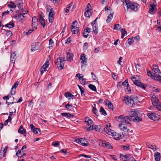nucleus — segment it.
<instances>
[{
  "instance_id": "f257e3e1",
  "label": "nucleus",
  "mask_w": 161,
  "mask_h": 161,
  "mask_svg": "<svg viewBox=\"0 0 161 161\" xmlns=\"http://www.w3.org/2000/svg\"><path fill=\"white\" fill-rule=\"evenodd\" d=\"M126 8L127 10L130 8L134 11H136L139 8V5L136 3L129 1V0H125Z\"/></svg>"
},
{
  "instance_id": "f03ea898",
  "label": "nucleus",
  "mask_w": 161,
  "mask_h": 161,
  "mask_svg": "<svg viewBox=\"0 0 161 161\" xmlns=\"http://www.w3.org/2000/svg\"><path fill=\"white\" fill-rule=\"evenodd\" d=\"M123 100L125 101L127 104L130 106H133L134 105L136 104L138 101V97H129L128 96L125 97Z\"/></svg>"
},
{
  "instance_id": "7ed1b4c3",
  "label": "nucleus",
  "mask_w": 161,
  "mask_h": 161,
  "mask_svg": "<svg viewBox=\"0 0 161 161\" xmlns=\"http://www.w3.org/2000/svg\"><path fill=\"white\" fill-rule=\"evenodd\" d=\"M130 116H125L123 115H120L118 116H116L115 119L119 122L130 124V119H131Z\"/></svg>"
},
{
  "instance_id": "20e7f679",
  "label": "nucleus",
  "mask_w": 161,
  "mask_h": 161,
  "mask_svg": "<svg viewBox=\"0 0 161 161\" xmlns=\"http://www.w3.org/2000/svg\"><path fill=\"white\" fill-rule=\"evenodd\" d=\"M133 83L136 86L140 87L143 89H145L146 85L143 84L140 81V79L139 76L137 75H134L131 78Z\"/></svg>"
},
{
  "instance_id": "39448f33",
  "label": "nucleus",
  "mask_w": 161,
  "mask_h": 161,
  "mask_svg": "<svg viewBox=\"0 0 161 161\" xmlns=\"http://www.w3.org/2000/svg\"><path fill=\"white\" fill-rule=\"evenodd\" d=\"M64 61L65 60L64 58L63 57H60L57 58L56 61V65L57 66V67L60 70L63 69L64 66Z\"/></svg>"
},
{
  "instance_id": "423d86ee",
  "label": "nucleus",
  "mask_w": 161,
  "mask_h": 161,
  "mask_svg": "<svg viewBox=\"0 0 161 161\" xmlns=\"http://www.w3.org/2000/svg\"><path fill=\"white\" fill-rule=\"evenodd\" d=\"M153 74V79L154 80L155 77H158V76H160L159 74L160 73V70L157 65L155 64L153 65V68L152 69Z\"/></svg>"
},
{
  "instance_id": "0eeeda50",
  "label": "nucleus",
  "mask_w": 161,
  "mask_h": 161,
  "mask_svg": "<svg viewBox=\"0 0 161 161\" xmlns=\"http://www.w3.org/2000/svg\"><path fill=\"white\" fill-rule=\"evenodd\" d=\"M147 116L149 118L154 121L158 120L159 119V115L155 113H148Z\"/></svg>"
},
{
  "instance_id": "6e6552de",
  "label": "nucleus",
  "mask_w": 161,
  "mask_h": 161,
  "mask_svg": "<svg viewBox=\"0 0 161 161\" xmlns=\"http://www.w3.org/2000/svg\"><path fill=\"white\" fill-rule=\"evenodd\" d=\"M38 19L35 16L32 17V23L31 24L32 28L33 29H36L37 28V26L38 25Z\"/></svg>"
},
{
  "instance_id": "1a4fd4ad",
  "label": "nucleus",
  "mask_w": 161,
  "mask_h": 161,
  "mask_svg": "<svg viewBox=\"0 0 161 161\" xmlns=\"http://www.w3.org/2000/svg\"><path fill=\"white\" fill-rule=\"evenodd\" d=\"M40 47V45L38 43L34 42L31 45V51H34L38 50Z\"/></svg>"
},
{
  "instance_id": "9d476101",
  "label": "nucleus",
  "mask_w": 161,
  "mask_h": 161,
  "mask_svg": "<svg viewBox=\"0 0 161 161\" xmlns=\"http://www.w3.org/2000/svg\"><path fill=\"white\" fill-rule=\"evenodd\" d=\"M75 23H77L76 20L73 22L72 24L73 25L71 26V31L73 34L77 33L79 31L78 28L74 25Z\"/></svg>"
},
{
  "instance_id": "9b49d317",
  "label": "nucleus",
  "mask_w": 161,
  "mask_h": 161,
  "mask_svg": "<svg viewBox=\"0 0 161 161\" xmlns=\"http://www.w3.org/2000/svg\"><path fill=\"white\" fill-rule=\"evenodd\" d=\"M15 3L19 9V10H22L23 9V2L21 0H16Z\"/></svg>"
},
{
  "instance_id": "f8f14e48",
  "label": "nucleus",
  "mask_w": 161,
  "mask_h": 161,
  "mask_svg": "<svg viewBox=\"0 0 161 161\" xmlns=\"http://www.w3.org/2000/svg\"><path fill=\"white\" fill-rule=\"evenodd\" d=\"M39 21L43 28H44L45 25V21L42 14H40L39 16Z\"/></svg>"
},
{
  "instance_id": "ddd939ff",
  "label": "nucleus",
  "mask_w": 161,
  "mask_h": 161,
  "mask_svg": "<svg viewBox=\"0 0 161 161\" xmlns=\"http://www.w3.org/2000/svg\"><path fill=\"white\" fill-rule=\"evenodd\" d=\"M119 127L121 131H123L124 132H128L129 130L127 126H125L124 125H123L122 123L119 125Z\"/></svg>"
},
{
  "instance_id": "4468645a",
  "label": "nucleus",
  "mask_w": 161,
  "mask_h": 161,
  "mask_svg": "<svg viewBox=\"0 0 161 161\" xmlns=\"http://www.w3.org/2000/svg\"><path fill=\"white\" fill-rule=\"evenodd\" d=\"M138 115H136V116H131V119H130V122L133 121L134 122H138L139 121H141L142 120V118L141 117H139L138 116Z\"/></svg>"
},
{
  "instance_id": "2eb2a0df",
  "label": "nucleus",
  "mask_w": 161,
  "mask_h": 161,
  "mask_svg": "<svg viewBox=\"0 0 161 161\" xmlns=\"http://www.w3.org/2000/svg\"><path fill=\"white\" fill-rule=\"evenodd\" d=\"M151 101L153 105H155L159 102L158 98L155 96H153L151 98Z\"/></svg>"
},
{
  "instance_id": "dca6fc26",
  "label": "nucleus",
  "mask_w": 161,
  "mask_h": 161,
  "mask_svg": "<svg viewBox=\"0 0 161 161\" xmlns=\"http://www.w3.org/2000/svg\"><path fill=\"white\" fill-rule=\"evenodd\" d=\"M85 140L84 138H79L78 139V143L83 146H87L88 145V143H85L84 142Z\"/></svg>"
},
{
  "instance_id": "f3484780",
  "label": "nucleus",
  "mask_w": 161,
  "mask_h": 161,
  "mask_svg": "<svg viewBox=\"0 0 161 161\" xmlns=\"http://www.w3.org/2000/svg\"><path fill=\"white\" fill-rule=\"evenodd\" d=\"M114 134H115L114 139H115L116 140H118L119 139H120L121 138H123V137L125 136V135H124V134L123 133H122V135L119 134H117L116 132H114Z\"/></svg>"
},
{
  "instance_id": "a211bd4d",
  "label": "nucleus",
  "mask_w": 161,
  "mask_h": 161,
  "mask_svg": "<svg viewBox=\"0 0 161 161\" xmlns=\"http://www.w3.org/2000/svg\"><path fill=\"white\" fill-rule=\"evenodd\" d=\"M8 6L10 8H15L16 7L15 1V3L12 1H10L8 4Z\"/></svg>"
},
{
  "instance_id": "6ab92c4d",
  "label": "nucleus",
  "mask_w": 161,
  "mask_h": 161,
  "mask_svg": "<svg viewBox=\"0 0 161 161\" xmlns=\"http://www.w3.org/2000/svg\"><path fill=\"white\" fill-rule=\"evenodd\" d=\"M106 104L107 105L108 108L111 109H113V105L112 103L109 100H107L106 101Z\"/></svg>"
},
{
  "instance_id": "aec40b11",
  "label": "nucleus",
  "mask_w": 161,
  "mask_h": 161,
  "mask_svg": "<svg viewBox=\"0 0 161 161\" xmlns=\"http://www.w3.org/2000/svg\"><path fill=\"white\" fill-rule=\"evenodd\" d=\"M14 24L13 22H10L9 23L6 24L4 26L5 27H7L9 28H12L14 27Z\"/></svg>"
},
{
  "instance_id": "412c9836",
  "label": "nucleus",
  "mask_w": 161,
  "mask_h": 161,
  "mask_svg": "<svg viewBox=\"0 0 161 161\" xmlns=\"http://www.w3.org/2000/svg\"><path fill=\"white\" fill-rule=\"evenodd\" d=\"M151 7L149 10V12L152 14H154L155 12V6H153V5H150Z\"/></svg>"
},
{
  "instance_id": "4be33fe9",
  "label": "nucleus",
  "mask_w": 161,
  "mask_h": 161,
  "mask_svg": "<svg viewBox=\"0 0 161 161\" xmlns=\"http://www.w3.org/2000/svg\"><path fill=\"white\" fill-rule=\"evenodd\" d=\"M155 160L156 161H159L161 156L159 153L157 152L154 154Z\"/></svg>"
},
{
  "instance_id": "5701e85b",
  "label": "nucleus",
  "mask_w": 161,
  "mask_h": 161,
  "mask_svg": "<svg viewBox=\"0 0 161 161\" xmlns=\"http://www.w3.org/2000/svg\"><path fill=\"white\" fill-rule=\"evenodd\" d=\"M16 17H17V18L19 19V21H22L23 20L25 19V16L21 13H19L18 14V16H16Z\"/></svg>"
},
{
  "instance_id": "b1692460",
  "label": "nucleus",
  "mask_w": 161,
  "mask_h": 161,
  "mask_svg": "<svg viewBox=\"0 0 161 161\" xmlns=\"http://www.w3.org/2000/svg\"><path fill=\"white\" fill-rule=\"evenodd\" d=\"M18 132L19 133L23 134L24 133H25V130L24 129L23 126H21L19 129L18 130Z\"/></svg>"
},
{
  "instance_id": "393cba45",
  "label": "nucleus",
  "mask_w": 161,
  "mask_h": 161,
  "mask_svg": "<svg viewBox=\"0 0 161 161\" xmlns=\"http://www.w3.org/2000/svg\"><path fill=\"white\" fill-rule=\"evenodd\" d=\"M16 54L14 52H13L11 55V61L12 63H14L15 60V57H16Z\"/></svg>"
},
{
  "instance_id": "a878e982",
  "label": "nucleus",
  "mask_w": 161,
  "mask_h": 161,
  "mask_svg": "<svg viewBox=\"0 0 161 161\" xmlns=\"http://www.w3.org/2000/svg\"><path fill=\"white\" fill-rule=\"evenodd\" d=\"M113 13L112 14H109V15L108 16L107 19L106 20V22L108 23H110V21H111L113 18Z\"/></svg>"
},
{
  "instance_id": "bb28decb",
  "label": "nucleus",
  "mask_w": 161,
  "mask_h": 161,
  "mask_svg": "<svg viewBox=\"0 0 161 161\" xmlns=\"http://www.w3.org/2000/svg\"><path fill=\"white\" fill-rule=\"evenodd\" d=\"M92 28H93V31L94 32V33L95 34H97L98 33V26L97 25V24L95 25H92Z\"/></svg>"
},
{
  "instance_id": "cd10ccee",
  "label": "nucleus",
  "mask_w": 161,
  "mask_h": 161,
  "mask_svg": "<svg viewBox=\"0 0 161 161\" xmlns=\"http://www.w3.org/2000/svg\"><path fill=\"white\" fill-rule=\"evenodd\" d=\"M99 112L101 113L102 115L104 116H106L107 114L106 112L102 107H100Z\"/></svg>"
},
{
  "instance_id": "c85d7f7f",
  "label": "nucleus",
  "mask_w": 161,
  "mask_h": 161,
  "mask_svg": "<svg viewBox=\"0 0 161 161\" xmlns=\"http://www.w3.org/2000/svg\"><path fill=\"white\" fill-rule=\"evenodd\" d=\"M92 15V14L90 11L86 10L85 13H84V15L85 17L88 18H90Z\"/></svg>"
},
{
  "instance_id": "c756f323",
  "label": "nucleus",
  "mask_w": 161,
  "mask_h": 161,
  "mask_svg": "<svg viewBox=\"0 0 161 161\" xmlns=\"http://www.w3.org/2000/svg\"><path fill=\"white\" fill-rule=\"evenodd\" d=\"M73 54L72 53H69L67 54V60L68 61H71L73 60Z\"/></svg>"
},
{
  "instance_id": "7c9ffc66",
  "label": "nucleus",
  "mask_w": 161,
  "mask_h": 161,
  "mask_svg": "<svg viewBox=\"0 0 161 161\" xmlns=\"http://www.w3.org/2000/svg\"><path fill=\"white\" fill-rule=\"evenodd\" d=\"M88 87L92 91H94L95 92L97 91L96 88L94 85L92 84H89L88 85Z\"/></svg>"
},
{
  "instance_id": "2f4dec72",
  "label": "nucleus",
  "mask_w": 161,
  "mask_h": 161,
  "mask_svg": "<svg viewBox=\"0 0 161 161\" xmlns=\"http://www.w3.org/2000/svg\"><path fill=\"white\" fill-rule=\"evenodd\" d=\"M131 115L130 116H136L137 115H138V113L137 112V111L136 110L134 109L131 112Z\"/></svg>"
},
{
  "instance_id": "473e14b6",
  "label": "nucleus",
  "mask_w": 161,
  "mask_h": 161,
  "mask_svg": "<svg viewBox=\"0 0 161 161\" xmlns=\"http://www.w3.org/2000/svg\"><path fill=\"white\" fill-rule=\"evenodd\" d=\"M121 38H123L124 37L125 35V34H127V32L125 30V29H122L121 30Z\"/></svg>"
},
{
  "instance_id": "72a5a7b5",
  "label": "nucleus",
  "mask_w": 161,
  "mask_h": 161,
  "mask_svg": "<svg viewBox=\"0 0 161 161\" xmlns=\"http://www.w3.org/2000/svg\"><path fill=\"white\" fill-rule=\"evenodd\" d=\"M106 126L107 127H105L104 128V130L109 135H110V133L111 132L110 131L111 130L110 129H109V128H108V125H107Z\"/></svg>"
},
{
  "instance_id": "f704fd0d",
  "label": "nucleus",
  "mask_w": 161,
  "mask_h": 161,
  "mask_svg": "<svg viewBox=\"0 0 161 161\" xmlns=\"http://www.w3.org/2000/svg\"><path fill=\"white\" fill-rule=\"evenodd\" d=\"M103 147H107L108 148H112V147L110 145L109 142H107V143H103Z\"/></svg>"
},
{
  "instance_id": "c9c22d12",
  "label": "nucleus",
  "mask_w": 161,
  "mask_h": 161,
  "mask_svg": "<svg viewBox=\"0 0 161 161\" xmlns=\"http://www.w3.org/2000/svg\"><path fill=\"white\" fill-rule=\"evenodd\" d=\"M64 96L67 98L68 97H74V96L73 95L69 92H65L64 93Z\"/></svg>"
},
{
  "instance_id": "e433bc0d",
  "label": "nucleus",
  "mask_w": 161,
  "mask_h": 161,
  "mask_svg": "<svg viewBox=\"0 0 161 161\" xmlns=\"http://www.w3.org/2000/svg\"><path fill=\"white\" fill-rule=\"evenodd\" d=\"M120 158H121V156H122L123 157H124L126 159V160H126L127 161H128L129 160V158L130 157V155L129 154H127L125 155H123L122 154H120Z\"/></svg>"
},
{
  "instance_id": "4c0bfd02",
  "label": "nucleus",
  "mask_w": 161,
  "mask_h": 161,
  "mask_svg": "<svg viewBox=\"0 0 161 161\" xmlns=\"http://www.w3.org/2000/svg\"><path fill=\"white\" fill-rule=\"evenodd\" d=\"M147 145L148 147L151 148L154 150L156 149V147L155 146L151 145L149 143H147Z\"/></svg>"
},
{
  "instance_id": "58836bf2",
  "label": "nucleus",
  "mask_w": 161,
  "mask_h": 161,
  "mask_svg": "<svg viewBox=\"0 0 161 161\" xmlns=\"http://www.w3.org/2000/svg\"><path fill=\"white\" fill-rule=\"evenodd\" d=\"M77 86L80 90L81 95L82 96V94L84 93L85 92L84 89L81 86H80L79 85H78Z\"/></svg>"
},
{
  "instance_id": "ea45409f",
  "label": "nucleus",
  "mask_w": 161,
  "mask_h": 161,
  "mask_svg": "<svg viewBox=\"0 0 161 161\" xmlns=\"http://www.w3.org/2000/svg\"><path fill=\"white\" fill-rule=\"evenodd\" d=\"M88 33V32L84 29L83 33V36L84 37L87 38L89 36Z\"/></svg>"
},
{
  "instance_id": "a19ab883",
  "label": "nucleus",
  "mask_w": 161,
  "mask_h": 161,
  "mask_svg": "<svg viewBox=\"0 0 161 161\" xmlns=\"http://www.w3.org/2000/svg\"><path fill=\"white\" fill-rule=\"evenodd\" d=\"M54 43L53 40L51 39H50L49 40V47H53V45H54Z\"/></svg>"
},
{
  "instance_id": "79ce46f5",
  "label": "nucleus",
  "mask_w": 161,
  "mask_h": 161,
  "mask_svg": "<svg viewBox=\"0 0 161 161\" xmlns=\"http://www.w3.org/2000/svg\"><path fill=\"white\" fill-rule=\"evenodd\" d=\"M54 14L53 9V8H51L49 12L48 16L53 17Z\"/></svg>"
},
{
  "instance_id": "37998d69",
  "label": "nucleus",
  "mask_w": 161,
  "mask_h": 161,
  "mask_svg": "<svg viewBox=\"0 0 161 161\" xmlns=\"http://www.w3.org/2000/svg\"><path fill=\"white\" fill-rule=\"evenodd\" d=\"M86 79L83 78L81 79V80L80 81L81 84L85 85L86 83Z\"/></svg>"
},
{
  "instance_id": "c03bdc74",
  "label": "nucleus",
  "mask_w": 161,
  "mask_h": 161,
  "mask_svg": "<svg viewBox=\"0 0 161 161\" xmlns=\"http://www.w3.org/2000/svg\"><path fill=\"white\" fill-rule=\"evenodd\" d=\"M52 145L55 147H58V146H59V144L58 142L57 141L53 142L52 143Z\"/></svg>"
},
{
  "instance_id": "a18cd8bd",
  "label": "nucleus",
  "mask_w": 161,
  "mask_h": 161,
  "mask_svg": "<svg viewBox=\"0 0 161 161\" xmlns=\"http://www.w3.org/2000/svg\"><path fill=\"white\" fill-rule=\"evenodd\" d=\"M134 42L133 38H129L128 40V43L129 45H131Z\"/></svg>"
},
{
  "instance_id": "49530a36",
  "label": "nucleus",
  "mask_w": 161,
  "mask_h": 161,
  "mask_svg": "<svg viewBox=\"0 0 161 161\" xmlns=\"http://www.w3.org/2000/svg\"><path fill=\"white\" fill-rule=\"evenodd\" d=\"M147 75L148 76H150V77H152V78L153 79V75L151 73V71L149 70V69H147Z\"/></svg>"
},
{
  "instance_id": "de8ad7c7",
  "label": "nucleus",
  "mask_w": 161,
  "mask_h": 161,
  "mask_svg": "<svg viewBox=\"0 0 161 161\" xmlns=\"http://www.w3.org/2000/svg\"><path fill=\"white\" fill-rule=\"evenodd\" d=\"M94 129L96 131L98 132L100 131V129L101 128H100V126L99 125H95Z\"/></svg>"
},
{
  "instance_id": "09e8293b",
  "label": "nucleus",
  "mask_w": 161,
  "mask_h": 161,
  "mask_svg": "<svg viewBox=\"0 0 161 161\" xmlns=\"http://www.w3.org/2000/svg\"><path fill=\"white\" fill-rule=\"evenodd\" d=\"M156 108L158 109V111H161V104L159 103L158 104H157L155 105Z\"/></svg>"
},
{
  "instance_id": "8fccbe9b",
  "label": "nucleus",
  "mask_w": 161,
  "mask_h": 161,
  "mask_svg": "<svg viewBox=\"0 0 161 161\" xmlns=\"http://www.w3.org/2000/svg\"><path fill=\"white\" fill-rule=\"evenodd\" d=\"M19 84V82L18 81H16L15 83L14 84V85L12 86V89H16V88Z\"/></svg>"
},
{
  "instance_id": "3c124183",
  "label": "nucleus",
  "mask_w": 161,
  "mask_h": 161,
  "mask_svg": "<svg viewBox=\"0 0 161 161\" xmlns=\"http://www.w3.org/2000/svg\"><path fill=\"white\" fill-rule=\"evenodd\" d=\"M49 65V64H47V63H45L44 64V65L42 67V68L43 69L44 71L46 70V69L48 67Z\"/></svg>"
},
{
  "instance_id": "603ef678",
  "label": "nucleus",
  "mask_w": 161,
  "mask_h": 161,
  "mask_svg": "<svg viewBox=\"0 0 161 161\" xmlns=\"http://www.w3.org/2000/svg\"><path fill=\"white\" fill-rule=\"evenodd\" d=\"M120 25L119 24H115L114 25V29L117 30H119L120 29V27L119 26Z\"/></svg>"
},
{
  "instance_id": "864d4df0",
  "label": "nucleus",
  "mask_w": 161,
  "mask_h": 161,
  "mask_svg": "<svg viewBox=\"0 0 161 161\" xmlns=\"http://www.w3.org/2000/svg\"><path fill=\"white\" fill-rule=\"evenodd\" d=\"M92 111L93 112V113L96 115L97 116H98V115L97 114V108L94 107L93 108Z\"/></svg>"
},
{
  "instance_id": "5fc2aeb1",
  "label": "nucleus",
  "mask_w": 161,
  "mask_h": 161,
  "mask_svg": "<svg viewBox=\"0 0 161 161\" xmlns=\"http://www.w3.org/2000/svg\"><path fill=\"white\" fill-rule=\"evenodd\" d=\"M80 156L84 157L86 158H91V156H90L89 155H86L84 154H80L79 155V157H80Z\"/></svg>"
},
{
  "instance_id": "6e6d98bb",
  "label": "nucleus",
  "mask_w": 161,
  "mask_h": 161,
  "mask_svg": "<svg viewBox=\"0 0 161 161\" xmlns=\"http://www.w3.org/2000/svg\"><path fill=\"white\" fill-rule=\"evenodd\" d=\"M16 89H12V88L10 92V94L11 95H14L15 93Z\"/></svg>"
},
{
  "instance_id": "4d7b16f0",
  "label": "nucleus",
  "mask_w": 161,
  "mask_h": 161,
  "mask_svg": "<svg viewBox=\"0 0 161 161\" xmlns=\"http://www.w3.org/2000/svg\"><path fill=\"white\" fill-rule=\"evenodd\" d=\"M31 130L33 132L34 130L36 128L35 126L33 125L32 124H31L30 125Z\"/></svg>"
},
{
  "instance_id": "13d9d810",
  "label": "nucleus",
  "mask_w": 161,
  "mask_h": 161,
  "mask_svg": "<svg viewBox=\"0 0 161 161\" xmlns=\"http://www.w3.org/2000/svg\"><path fill=\"white\" fill-rule=\"evenodd\" d=\"M154 80L159 81L161 82V76H158V77H155V78H154Z\"/></svg>"
},
{
  "instance_id": "bf43d9fd",
  "label": "nucleus",
  "mask_w": 161,
  "mask_h": 161,
  "mask_svg": "<svg viewBox=\"0 0 161 161\" xmlns=\"http://www.w3.org/2000/svg\"><path fill=\"white\" fill-rule=\"evenodd\" d=\"M39 132H40V129L37 128L35 129L33 131V133L35 134H38Z\"/></svg>"
},
{
  "instance_id": "052dcab7",
  "label": "nucleus",
  "mask_w": 161,
  "mask_h": 161,
  "mask_svg": "<svg viewBox=\"0 0 161 161\" xmlns=\"http://www.w3.org/2000/svg\"><path fill=\"white\" fill-rule=\"evenodd\" d=\"M80 60H81V63L82 64H85L86 63V58L83 59H80Z\"/></svg>"
},
{
  "instance_id": "680f3d73",
  "label": "nucleus",
  "mask_w": 161,
  "mask_h": 161,
  "mask_svg": "<svg viewBox=\"0 0 161 161\" xmlns=\"http://www.w3.org/2000/svg\"><path fill=\"white\" fill-rule=\"evenodd\" d=\"M80 74L78 73V74H76V77H78L79 79L80 80H81V79L82 78H83V76H80Z\"/></svg>"
},
{
  "instance_id": "e2e57ef3",
  "label": "nucleus",
  "mask_w": 161,
  "mask_h": 161,
  "mask_svg": "<svg viewBox=\"0 0 161 161\" xmlns=\"http://www.w3.org/2000/svg\"><path fill=\"white\" fill-rule=\"evenodd\" d=\"M20 13H21V14L24 15L26 14L28 12V11L27 10H24L23 9L22 10H21L20 11Z\"/></svg>"
},
{
  "instance_id": "0e129e2a",
  "label": "nucleus",
  "mask_w": 161,
  "mask_h": 161,
  "mask_svg": "<svg viewBox=\"0 0 161 161\" xmlns=\"http://www.w3.org/2000/svg\"><path fill=\"white\" fill-rule=\"evenodd\" d=\"M91 75H92V78L94 80H96L97 79V78L95 75L92 72L91 73Z\"/></svg>"
},
{
  "instance_id": "69168bd1",
  "label": "nucleus",
  "mask_w": 161,
  "mask_h": 161,
  "mask_svg": "<svg viewBox=\"0 0 161 161\" xmlns=\"http://www.w3.org/2000/svg\"><path fill=\"white\" fill-rule=\"evenodd\" d=\"M87 8H86V9H87L86 10H88V11H90L91 9V6L89 3H88L86 6Z\"/></svg>"
},
{
  "instance_id": "338daca9",
  "label": "nucleus",
  "mask_w": 161,
  "mask_h": 161,
  "mask_svg": "<svg viewBox=\"0 0 161 161\" xmlns=\"http://www.w3.org/2000/svg\"><path fill=\"white\" fill-rule=\"evenodd\" d=\"M134 38L135 40L137 42H138L140 40V37L139 35H137L134 37Z\"/></svg>"
},
{
  "instance_id": "774afa93",
  "label": "nucleus",
  "mask_w": 161,
  "mask_h": 161,
  "mask_svg": "<svg viewBox=\"0 0 161 161\" xmlns=\"http://www.w3.org/2000/svg\"><path fill=\"white\" fill-rule=\"evenodd\" d=\"M128 161H136L133 156H130Z\"/></svg>"
}]
</instances>
